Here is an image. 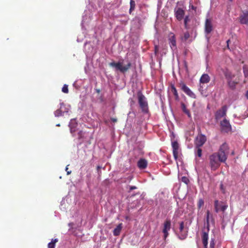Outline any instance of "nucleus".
Wrapping results in <instances>:
<instances>
[{
    "mask_svg": "<svg viewBox=\"0 0 248 248\" xmlns=\"http://www.w3.org/2000/svg\"><path fill=\"white\" fill-rule=\"evenodd\" d=\"M137 95L139 104L142 111L144 113H147L148 111V107L146 97L141 92H138Z\"/></svg>",
    "mask_w": 248,
    "mask_h": 248,
    "instance_id": "f03ea898",
    "label": "nucleus"
},
{
    "mask_svg": "<svg viewBox=\"0 0 248 248\" xmlns=\"http://www.w3.org/2000/svg\"><path fill=\"white\" fill-rule=\"evenodd\" d=\"M130 7L129 9V13H130L132 11H133L135 8V2L134 0H130Z\"/></svg>",
    "mask_w": 248,
    "mask_h": 248,
    "instance_id": "c85d7f7f",
    "label": "nucleus"
},
{
    "mask_svg": "<svg viewBox=\"0 0 248 248\" xmlns=\"http://www.w3.org/2000/svg\"><path fill=\"white\" fill-rule=\"evenodd\" d=\"M168 41L170 46L173 51L177 49L176 41L175 34L170 32L168 35Z\"/></svg>",
    "mask_w": 248,
    "mask_h": 248,
    "instance_id": "0eeeda50",
    "label": "nucleus"
},
{
    "mask_svg": "<svg viewBox=\"0 0 248 248\" xmlns=\"http://www.w3.org/2000/svg\"><path fill=\"white\" fill-rule=\"evenodd\" d=\"M62 106H63V104H61L60 108L56 110L54 112V115L56 117H59V116L62 115V113H63V112L62 110Z\"/></svg>",
    "mask_w": 248,
    "mask_h": 248,
    "instance_id": "a878e982",
    "label": "nucleus"
},
{
    "mask_svg": "<svg viewBox=\"0 0 248 248\" xmlns=\"http://www.w3.org/2000/svg\"><path fill=\"white\" fill-rule=\"evenodd\" d=\"M187 180V178L185 177H183L182 178V181L185 183H187L186 181Z\"/></svg>",
    "mask_w": 248,
    "mask_h": 248,
    "instance_id": "a19ab883",
    "label": "nucleus"
},
{
    "mask_svg": "<svg viewBox=\"0 0 248 248\" xmlns=\"http://www.w3.org/2000/svg\"><path fill=\"white\" fill-rule=\"evenodd\" d=\"M68 166H67L66 167L65 170L67 171V174L68 175V174H70L71 173V171H68Z\"/></svg>",
    "mask_w": 248,
    "mask_h": 248,
    "instance_id": "79ce46f5",
    "label": "nucleus"
},
{
    "mask_svg": "<svg viewBox=\"0 0 248 248\" xmlns=\"http://www.w3.org/2000/svg\"><path fill=\"white\" fill-rule=\"evenodd\" d=\"M128 102H129V103L131 107H132L134 106V105L135 104V101L132 98H130L129 99Z\"/></svg>",
    "mask_w": 248,
    "mask_h": 248,
    "instance_id": "e433bc0d",
    "label": "nucleus"
},
{
    "mask_svg": "<svg viewBox=\"0 0 248 248\" xmlns=\"http://www.w3.org/2000/svg\"><path fill=\"white\" fill-rule=\"evenodd\" d=\"M204 204V201L202 199H200L198 202V207L200 209Z\"/></svg>",
    "mask_w": 248,
    "mask_h": 248,
    "instance_id": "473e14b6",
    "label": "nucleus"
},
{
    "mask_svg": "<svg viewBox=\"0 0 248 248\" xmlns=\"http://www.w3.org/2000/svg\"><path fill=\"white\" fill-rule=\"evenodd\" d=\"M210 216V213L209 211H207L206 213V222L205 223V225L206 226V229H207V231L209 232V228H210V224H209V218Z\"/></svg>",
    "mask_w": 248,
    "mask_h": 248,
    "instance_id": "5701e85b",
    "label": "nucleus"
},
{
    "mask_svg": "<svg viewBox=\"0 0 248 248\" xmlns=\"http://www.w3.org/2000/svg\"><path fill=\"white\" fill-rule=\"evenodd\" d=\"M230 42V40H228L227 41V46L229 49V43Z\"/></svg>",
    "mask_w": 248,
    "mask_h": 248,
    "instance_id": "49530a36",
    "label": "nucleus"
},
{
    "mask_svg": "<svg viewBox=\"0 0 248 248\" xmlns=\"http://www.w3.org/2000/svg\"><path fill=\"white\" fill-rule=\"evenodd\" d=\"M184 222H180V227H179V230L181 232H182L183 229H184Z\"/></svg>",
    "mask_w": 248,
    "mask_h": 248,
    "instance_id": "4c0bfd02",
    "label": "nucleus"
},
{
    "mask_svg": "<svg viewBox=\"0 0 248 248\" xmlns=\"http://www.w3.org/2000/svg\"><path fill=\"white\" fill-rule=\"evenodd\" d=\"M215 244V239L214 238H211V241L210 242V248H214Z\"/></svg>",
    "mask_w": 248,
    "mask_h": 248,
    "instance_id": "c9c22d12",
    "label": "nucleus"
},
{
    "mask_svg": "<svg viewBox=\"0 0 248 248\" xmlns=\"http://www.w3.org/2000/svg\"><path fill=\"white\" fill-rule=\"evenodd\" d=\"M181 108H182V109L183 112L184 113H185L187 115L188 118H191V115L190 113V111H189V110H188L186 108V106L185 105V104L184 103H181Z\"/></svg>",
    "mask_w": 248,
    "mask_h": 248,
    "instance_id": "4be33fe9",
    "label": "nucleus"
},
{
    "mask_svg": "<svg viewBox=\"0 0 248 248\" xmlns=\"http://www.w3.org/2000/svg\"><path fill=\"white\" fill-rule=\"evenodd\" d=\"M213 30L212 24L210 19H206L205 23V32L206 34L210 33Z\"/></svg>",
    "mask_w": 248,
    "mask_h": 248,
    "instance_id": "4468645a",
    "label": "nucleus"
},
{
    "mask_svg": "<svg viewBox=\"0 0 248 248\" xmlns=\"http://www.w3.org/2000/svg\"><path fill=\"white\" fill-rule=\"evenodd\" d=\"M171 228V221L170 219L166 220L163 223L162 232L163 233L164 239L165 240L169 236V232Z\"/></svg>",
    "mask_w": 248,
    "mask_h": 248,
    "instance_id": "39448f33",
    "label": "nucleus"
},
{
    "mask_svg": "<svg viewBox=\"0 0 248 248\" xmlns=\"http://www.w3.org/2000/svg\"><path fill=\"white\" fill-rule=\"evenodd\" d=\"M210 80V78L207 74H203L200 79V83H207Z\"/></svg>",
    "mask_w": 248,
    "mask_h": 248,
    "instance_id": "a211bd4d",
    "label": "nucleus"
},
{
    "mask_svg": "<svg viewBox=\"0 0 248 248\" xmlns=\"http://www.w3.org/2000/svg\"><path fill=\"white\" fill-rule=\"evenodd\" d=\"M123 62H120L117 63L112 62L109 64L110 66L115 67L116 70H119L122 73H124L130 68L131 64L130 62H128L126 65L123 66Z\"/></svg>",
    "mask_w": 248,
    "mask_h": 248,
    "instance_id": "7ed1b4c3",
    "label": "nucleus"
},
{
    "mask_svg": "<svg viewBox=\"0 0 248 248\" xmlns=\"http://www.w3.org/2000/svg\"><path fill=\"white\" fill-rule=\"evenodd\" d=\"M240 22L242 24H248V11L244 12L243 14L240 16Z\"/></svg>",
    "mask_w": 248,
    "mask_h": 248,
    "instance_id": "dca6fc26",
    "label": "nucleus"
},
{
    "mask_svg": "<svg viewBox=\"0 0 248 248\" xmlns=\"http://www.w3.org/2000/svg\"><path fill=\"white\" fill-rule=\"evenodd\" d=\"M206 137L202 134H199L196 140V146L202 147L206 142Z\"/></svg>",
    "mask_w": 248,
    "mask_h": 248,
    "instance_id": "9d476101",
    "label": "nucleus"
},
{
    "mask_svg": "<svg viewBox=\"0 0 248 248\" xmlns=\"http://www.w3.org/2000/svg\"><path fill=\"white\" fill-rule=\"evenodd\" d=\"M243 69L245 77L247 78L248 77V66L246 65H244Z\"/></svg>",
    "mask_w": 248,
    "mask_h": 248,
    "instance_id": "c756f323",
    "label": "nucleus"
},
{
    "mask_svg": "<svg viewBox=\"0 0 248 248\" xmlns=\"http://www.w3.org/2000/svg\"><path fill=\"white\" fill-rule=\"evenodd\" d=\"M248 117V113H247V114L245 115V116L243 117V119H245L246 118Z\"/></svg>",
    "mask_w": 248,
    "mask_h": 248,
    "instance_id": "de8ad7c7",
    "label": "nucleus"
},
{
    "mask_svg": "<svg viewBox=\"0 0 248 248\" xmlns=\"http://www.w3.org/2000/svg\"><path fill=\"white\" fill-rule=\"evenodd\" d=\"M228 208V205L226 204L220 205V210L224 212Z\"/></svg>",
    "mask_w": 248,
    "mask_h": 248,
    "instance_id": "f704fd0d",
    "label": "nucleus"
},
{
    "mask_svg": "<svg viewBox=\"0 0 248 248\" xmlns=\"http://www.w3.org/2000/svg\"><path fill=\"white\" fill-rule=\"evenodd\" d=\"M147 161L146 159L143 158L140 159L137 163V166L140 169H144L147 166Z\"/></svg>",
    "mask_w": 248,
    "mask_h": 248,
    "instance_id": "f3484780",
    "label": "nucleus"
},
{
    "mask_svg": "<svg viewBox=\"0 0 248 248\" xmlns=\"http://www.w3.org/2000/svg\"><path fill=\"white\" fill-rule=\"evenodd\" d=\"M172 147L173 149V155L175 160L178 158L179 145L177 141L172 142Z\"/></svg>",
    "mask_w": 248,
    "mask_h": 248,
    "instance_id": "2eb2a0df",
    "label": "nucleus"
},
{
    "mask_svg": "<svg viewBox=\"0 0 248 248\" xmlns=\"http://www.w3.org/2000/svg\"><path fill=\"white\" fill-rule=\"evenodd\" d=\"M201 147L196 146L195 149V154L196 156L201 157L202 155V150Z\"/></svg>",
    "mask_w": 248,
    "mask_h": 248,
    "instance_id": "b1692460",
    "label": "nucleus"
},
{
    "mask_svg": "<svg viewBox=\"0 0 248 248\" xmlns=\"http://www.w3.org/2000/svg\"><path fill=\"white\" fill-rule=\"evenodd\" d=\"M84 49L87 53H92L93 50V47L91 46V43H86L85 44Z\"/></svg>",
    "mask_w": 248,
    "mask_h": 248,
    "instance_id": "412c9836",
    "label": "nucleus"
},
{
    "mask_svg": "<svg viewBox=\"0 0 248 248\" xmlns=\"http://www.w3.org/2000/svg\"><path fill=\"white\" fill-rule=\"evenodd\" d=\"M58 242V239H52L51 241L48 244V248H55V244Z\"/></svg>",
    "mask_w": 248,
    "mask_h": 248,
    "instance_id": "393cba45",
    "label": "nucleus"
},
{
    "mask_svg": "<svg viewBox=\"0 0 248 248\" xmlns=\"http://www.w3.org/2000/svg\"><path fill=\"white\" fill-rule=\"evenodd\" d=\"M62 92L65 93H68V85L66 84H64L62 88Z\"/></svg>",
    "mask_w": 248,
    "mask_h": 248,
    "instance_id": "2f4dec72",
    "label": "nucleus"
},
{
    "mask_svg": "<svg viewBox=\"0 0 248 248\" xmlns=\"http://www.w3.org/2000/svg\"><path fill=\"white\" fill-rule=\"evenodd\" d=\"M246 95L247 98L248 99V90L247 91V92L246 93Z\"/></svg>",
    "mask_w": 248,
    "mask_h": 248,
    "instance_id": "09e8293b",
    "label": "nucleus"
},
{
    "mask_svg": "<svg viewBox=\"0 0 248 248\" xmlns=\"http://www.w3.org/2000/svg\"><path fill=\"white\" fill-rule=\"evenodd\" d=\"M228 84L229 87L232 89H234L235 87L236 83L234 81H232V79L227 80Z\"/></svg>",
    "mask_w": 248,
    "mask_h": 248,
    "instance_id": "cd10ccee",
    "label": "nucleus"
},
{
    "mask_svg": "<svg viewBox=\"0 0 248 248\" xmlns=\"http://www.w3.org/2000/svg\"><path fill=\"white\" fill-rule=\"evenodd\" d=\"M230 1L232 2L233 0H229Z\"/></svg>",
    "mask_w": 248,
    "mask_h": 248,
    "instance_id": "864d4df0",
    "label": "nucleus"
},
{
    "mask_svg": "<svg viewBox=\"0 0 248 248\" xmlns=\"http://www.w3.org/2000/svg\"><path fill=\"white\" fill-rule=\"evenodd\" d=\"M186 237V235H183L182 236H179V238L182 239V240H183L184 239H185Z\"/></svg>",
    "mask_w": 248,
    "mask_h": 248,
    "instance_id": "37998d69",
    "label": "nucleus"
},
{
    "mask_svg": "<svg viewBox=\"0 0 248 248\" xmlns=\"http://www.w3.org/2000/svg\"><path fill=\"white\" fill-rule=\"evenodd\" d=\"M233 117H235V118H236V117L238 118V117L236 116V114H234V115H233Z\"/></svg>",
    "mask_w": 248,
    "mask_h": 248,
    "instance_id": "3c124183",
    "label": "nucleus"
},
{
    "mask_svg": "<svg viewBox=\"0 0 248 248\" xmlns=\"http://www.w3.org/2000/svg\"><path fill=\"white\" fill-rule=\"evenodd\" d=\"M190 21L189 16H185L184 18V24H185V27L186 29L187 28V23Z\"/></svg>",
    "mask_w": 248,
    "mask_h": 248,
    "instance_id": "7c9ffc66",
    "label": "nucleus"
},
{
    "mask_svg": "<svg viewBox=\"0 0 248 248\" xmlns=\"http://www.w3.org/2000/svg\"><path fill=\"white\" fill-rule=\"evenodd\" d=\"M220 189L222 190V191H224V188H223V184H221L220 185ZM224 191H223L224 192Z\"/></svg>",
    "mask_w": 248,
    "mask_h": 248,
    "instance_id": "a18cd8bd",
    "label": "nucleus"
},
{
    "mask_svg": "<svg viewBox=\"0 0 248 248\" xmlns=\"http://www.w3.org/2000/svg\"><path fill=\"white\" fill-rule=\"evenodd\" d=\"M189 33L188 31L185 32L184 36L182 38V40H184V41L187 40L189 38Z\"/></svg>",
    "mask_w": 248,
    "mask_h": 248,
    "instance_id": "72a5a7b5",
    "label": "nucleus"
},
{
    "mask_svg": "<svg viewBox=\"0 0 248 248\" xmlns=\"http://www.w3.org/2000/svg\"><path fill=\"white\" fill-rule=\"evenodd\" d=\"M74 131V130H73L72 129V128H71V133H73Z\"/></svg>",
    "mask_w": 248,
    "mask_h": 248,
    "instance_id": "8fccbe9b",
    "label": "nucleus"
},
{
    "mask_svg": "<svg viewBox=\"0 0 248 248\" xmlns=\"http://www.w3.org/2000/svg\"><path fill=\"white\" fill-rule=\"evenodd\" d=\"M78 135H79V136L80 137V138H83L84 137V135L82 136L83 135V132L82 131H80L79 133H78Z\"/></svg>",
    "mask_w": 248,
    "mask_h": 248,
    "instance_id": "ea45409f",
    "label": "nucleus"
},
{
    "mask_svg": "<svg viewBox=\"0 0 248 248\" xmlns=\"http://www.w3.org/2000/svg\"><path fill=\"white\" fill-rule=\"evenodd\" d=\"M174 13L175 16L178 20L181 21L184 18L185 11L181 8L175 9Z\"/></svg>",
    "mask_w": 248,
    "mask_h": 248,
    "instance_id": "9b49d317",
    "label": "nucleus"
},
{
    "mask_svg": "<svg viewBox=\"0 0 248 248\" xmlns=\"http://www.w3.org/2000/svg\"><path fill=\"white\" fill-rule=\"evenodd\" d=\"M220 71L224 74L227 80L232 79L234 77V75L226 67L221 68Z\"/></svg>",
    "mask_w": 248,
    "mask_h": 248,
    "instance_id": "f8f14e48",
    "label": "nucleus"
},
{
    "mask_svg": "<svg viewBox=\"0 0 248 248\" xmlns=\"http://www.w3.org/2000/svg\"><path fill=\"white\" fill-rule=\"evenodd\" d=\"M209 162L212 170H216L220 166V161L216 153H214L209 156Z\"/></svg>",
    "mask_w": 248,
    "mask_h": 248,
    "instance_id": "20e7f679",
    "label": "nucleus"
},
{
    "mask_svg": "<svg viewBox=\"0 0 248 248\" xmlns=\"http://www.w3.org/2000/svg\"><path fill=\"white\" fill-rule=\"evenodd\" d=\"M170 90L172 93H173V95L175 96V99L176 100H179V96L178 95V93H177V91L174 85L173 84H171L170 86Z\"/></svg>",
    "mask_w": 248,
    "mask_h": 248,
    "instance_id": "6ab92c4d",
    "label": "nucleus"
},
{
    "mask_svg": "<svg viewBox=\"0 0 248 248\" xmlns=\"http://www.w3.org/2000/svg\"><path fill=\"white\" fill-rule=\"evenodd\" d=\"M220 127L221 131L228 133L232 131V126L229 121L226 119L220 122Z\"/></svg>",
    "mask_w": 248,
    "mask_h": 248,
    "instance_id": "6e6552de",
    "label": "nucleus"
},
{
    "mask_svg": "<svg viewBox=\"0 0 248 248\" xmlns=\"http://www.w3.org/2000/svg\"><path fill=\"white\" fill-rule=\"evenodd\" d=\"M88 68H89V66L87 65V66H86L85 67V70L86 73H88Z\"/></svg>",
    "mask_w": 248,
    "mask_h": 248,
    "instance_id": "c03bdc74",
    "label": "nucleus"
},
{
    "mask_svg": "<svg viewBox=\"0 0 248 248\" xmlns=\"http://www.w3.org/2000/svg\"><path fill=\"white\" fill-rule=\"evenodd\" d=\"M137 189V187L136 186H130L129 189L130 191H132L134 189Z\"/></svg>",
    "mask_w": 248,
    "mask_h": 248,
    "instance_id": "58836bf2",
    "label": "nucleus"
},
{
    "mask_svg": "<svg viewBox=\"0 0 248 248\" xmlns=\"http://www.w3.org/2000/svg\"><path fill=\"white\" fill-rule=\"evenodd\" d=\"M215 210L216 213H218L220 210V205L218 200H216L214 202Z\"/></svg>",
    "mask_w": 248,
    "mask_h": 248,
    "instance_id": "bb28decb",
    "label": "nucleus"
},
{
    "mask_svg": "<svg viewBox=\"0 0 248 248\" xmlns=\"http://www.w3.org/2000/svg\"><path fill=\"white\" fill-rule=\"evenodd\" d=\"M208 232L207 231L206 232L202 231V241L203 247L204 248H207L208 240Z\"/></svg>",
    "mask_w": 248,
    "mask_h": 248,
    "instance_id": "ddd939ff",
    "label": "nucleus"
},
{
    "mask_svg": "<svg viewBox=\"0 0 248 248\" xmlns=\"http://www.w3.org/2000/svg\"><path fill=\"white\" fill-rule=\"evenodd\" d=\"M96 92L99 93V90H96Z\"/></svg>",
    "mask_w": 248,
    "mask_h": 248,
    "instance_id": "603ef678",
    "label": "nucleus"
},
{
    "mask_svg": "<svg viewBox=\"0 0 248 248\" xmlns=\"http://www.w3.org/2000/svg\"><path fill=\"white\" fill-rule=\"evenodd\" d=\"M122 229V224L120 223L114 229L113 235L114 236H118L120 234L121 231Z\"/></svg>",
    "mask_w": 248,
    "mask_h": 248,
    "instance_id": "aec40b11",
    "label": "nucleus"
},
{
    "mask_svg": "<svg viewBox=\"0 0 248 248\" xmlns=\"http://www.w3.org/2000/svg\"><path fill=\"white\" fill-rule=\"evenodd\" d=\"M179 85L181 89L188 96L192 98H196L195 94L184 82L180 83Z\"/></svg>",
    "mask_w": 248,
    "mask_h": 248,
    "instance_id": "423d86ee",
    "label": "nucleus"
},
{
    "mask_svg": "<svg viewBox=\"0 0 248 248\" xmlns=\"http://www.w3.org/2000/svg\"><path fill=\"white\" fill-rule=\"evenodd\" d=\"M227 109L228 108L227 106L225 105L223 106L221 109H218L215 114L216 119L218 120L222 117L225 116Z\"/></svg>",
    "mask_w": 248,
    "mask_h": 248,
    "instance_id": "1a4fd4ad",
    "label": "nucleus"
},
{
    "mask_svg": "<svg viewBox=\"0 0 248 248\" xmlns=\"http://www.w3.org/2000/svg\"><path fill=\"white\" fill-rule=\"evenodd\" d=\"M229 147L226 143H223L219 147L217 154L219 160L221 162H225L227 159V155L229 153Z\"/></svg>",
    "mask_w": 248,
    "mask_h": 248,
    "instance_id": "f257e3e1",
    "label": "nucleus"
}]
</instances>
